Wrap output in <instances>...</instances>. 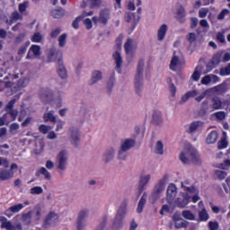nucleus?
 <instances>
[{
	"mask_svg": "<svg viewBox=\"0 0 230 230\" xmlns=\"http://www.w3.org/2000/svg\"><path fill=\"white\" fill-rule=\"evenodd\" d=\"M175 197H177V186L175 183H170L166 191L167 202H173Z\"/></svg>",
	"mask_w": 230,
	"mask_h": 230,
	"instance_id": "obj_11",
	"label": "nucleus"
},
{
	"mask_svg": "<svg viewBox=\"0 0 230 230\" xmlns=\"http://www.w3.org/2000/svg\"><path fill=\"white\" fill-rule=\"evenodd\" d=\"M58 46L59 48H64L67 42V34L63 33L58 37Z\"/></svg>",
	"mask_w": 230,
	"mask_h": 230,
	"instance_id": "obj_37",
	"label": "nucleus"
},
{
	"mask_svg": "<svg viewBox=\"0 0 230 230\" xmlns=\"http://www.w3.org/2000/svg\"><path fill=\"white\" fill-rule=\"evenodd\" d=\"M222 105H224V102H222V99H220V97H213L210 104L208 101H204L202 102V107L205 112H215V111H220V109H222Z\"/></svg>",
	"mask_w": 230,
	"mask_h": 230,
	"instance_id": "obj_4",
	"label": "nucleus"
},
{
	"mask_svg": "<svg viewBox=\"0 0 230 230\" xmlns=\"http://www.w3.org/2000/svg\"><path fill=\"white\" fill-rule=\"evenodd\" d=\"M145 67V60L139 59L137 67V75L135 76V89L137 94L141 93V82L143 80V69Z\"/></svg>",
	"mask_w": 230,
	"mask_h": 230,
	"instance_id": "obj_5",
	"label": "nucleus"
},
{
	"mask_svg": "<svg viewBox=\"0 0 230 230\" xmlns=\"http://www.w3.org/2000/svg\"><path fill=\"white\" fill-rule=\"evenodd\" d=\"M214 116H216L217 119L218 121H224L226 119V117L227 116L226 111H217Z\"/></svg>",
	"mask_w": 230,
	"mask_h": 230,
	"instance_id": "obj_49",
	"label": "nucleus"
},
{
	"mask_svg": "<svg viewBox=\"0 0 230 230\" xmlns=\"http://www.w3.org/2000/svg\"><path fill=\"white\" fill-rule=\"evenodd\" d=\"M153 122L155 125H161L163 123V114L161 111H155L153 113Z\"/></svg>",
	"mask_w": 230,
	"mask_h": 230,
	"instance_id": "obj_27",
	"label": "nucleus"
},
{
	"mask_svg": "<svg viewBox=\"0 0 230 230\" xmlns=\"http://www.w3.org/2000/svg\"><path fill=\"white\" fill-rule=\"evenodd\" d=\"M229 13L230 11L228 9H223L217 15V20L224 21L226 19V15H229Z\"/></svg>",
	"mask_w": 230,
	"mask_h": 230,
	"instance_id": "obj_48",
	"label": "nucleus"
},
{
	"mask_svg": "<svg viewBox=\"0 0 230 230\" xmlns=\"http://www.w3.org/2000/svg\"><path fill=\"white\" fill-rule=\"evenodd\" d=\"M84 24L86 27V30H91L93 28V21L90 18H86L84 21Z\"/></svg>",
	"mask_w": 230,
	"mask_h": 230,
	"instance_id": "obj_62",
	"label": "nucleus"
},
{
	"mask_svg": "<svg viewBox=\"0 0 230 230\" xmlns=\"http://www.w3.org/2000/svg\"><path fill=\"white\" fill-rule=\"evenodd\" d=\"M124 49H125L127 55H128V53H130V51H132V39L128 38L127 40V41L124 44Z\"/></svg>",
	"mask_w": 230,
	"mask_h": 230,
	"instance_id": "obj_43",
	"label": "nucleus"
},
{
	"mask_svg": "<svg viewBox=\"0 0 230 230\" xmlns=\"http://www.w3.org/2000/svg\"><path fill=\"white\" fill-rule=\"evenodd\" d=\"M211 76L210 75H205L202 79H201V84L203 85H208L209 84H211Z\"/></svg>",
	"mask_w": 230,
	"mask_h": 230,
	"instance_id": "obj_61",
	"label": "nucleus"
},
{
	"mask_svg": "<svg viewBox=\"0 0 230 230\" xmlns=\"http://www.w3.org/2000/svg\"><path fill=\"white\" fill-rule=\"evenodd\" d=\"M173 211V205L169 203L168 205H164L160 211V215H164V213H172Z\"/></svg>",
	"mask_w": 230,
	"mask_h": 230,
	"instance_id": "obj_36",
	"label": "nucleus"
},
{
	"mask_svg": "<svg viewBox=\"0 0 230 230\" xmlns=\"http://www.w3.org/2000/svg\"><path fill=\"white\" fill-rule=\"evenodd\" d=\"M1 228L6 230H22V225L21 223L14 226L12 222L3 216H0Z\"/></svg>",
	"mask_w": 230,
	"mask_h": 230,
	"instance_id": "obj_10",
	"label": "nucleus"
},
{
	"mask_svg": "<svg viewBox=\"0 0 230 230\" xmlns=\"http://www.w3.org/2000/svg\"><path fill=\"white\" fill-rule=\"evenodd\" d=\"M89 217V212L87 210H81L78 215L76 221L77 222H85V218Z\"/></svg>",
	"mask_w": 230,
	"mask_h": 230,
	"instance_id": "obj_34",
	"label": "nucleus"
},
{
	"mask_svg": "<svg viewBox=\"0 0 230 230\" xmlns=\"http://www.w3.org/2000/svg\"><path fill=\"white\" fill-rule=\"evenodd\" d=\"M228 146L227 140H226L225 138L221 139L218 143H217V146L219 148V150H223L224 148H226Z\"/></svg>",
	"mask_w": 230,
	"mask_h": 230,
	"instance_id": "obj_58",
	"label": "nucleus"
},
{
	"mask_svg": "<svg viewBox=\"0 0 230 230\" xmlns=\"http://www.w3.org/2000/svg\"><path fill=\"white\" fill-rule=\"evenodd\" d=\"M55 111H51L49 112L44 113L43 119L44 121L48 122L50 121V123H57V117H55Z\"/></svg>",
	"mask_w": 230,
	"mask_h": 230,
	"instance_id": "obj_26",
	"label": "nucleus"
},
{
	"mask_svg": "<svg viewBox=\"0 0 230 230\" xmlns=\"http://www.w3.org/2000/svg\"><path fill=\"white\" fill-rule=\"evenodd\" d=\"M30 53H33L34 57H40V46L39 45L31 46L26 56L27 60H30V58H31V56H30Z\"/></svg>",
	"mask_w": 230,
	"mask_h": 230,
	"instance_id": "obj_18",
	"label": "nucleus"
},
{
	"mask_svg": "<svg viewBox=\"0 0 230 230\" xmlns=\"http://www.w3.org/2000/svg\"><path fill=\"white\" fill-rule=\"evenodd\" d=\"M91 8H100L102 6V0H89Z\"/></svg>",
	"mask_w": 230,
	"mask_h": 230,
	"instance_id": "obj_46",
	"label": "nucleus"
},
{
	"mask_svg": "<svg viewBox=\"0 0 230 230\" xmlns=\"http://www.w3.org/2000/svg\"><path fill=\"white\" fill-rule=\"evenodd\" d=\"M199 26V19L197 17L190 18V28L191 30H195V28Z\"/></svg>",
	"mask_w": 230,
	"mask_h": 230,
	"instance_id": "obj_59",
	"label": "nucleus"
},
{
	"mask_svg": "<svg viewBox=\"0 0 230 230\" xmlns=\"http://www.w3.org/2000/svg\"><path fill=\"white\" fill-rule=\"evenodd\" d=\"M28 46H30V41H27L18 49V55H24L28 49Z\"/></svg>",
	"mask_w": 230,
	"mask_h": 230,
	"instance_id": "obj_55",
	"label": "nucleus"
},
{
	"mask_svg": "<svg viewBox=\"0 0 230 230\" xmlns=\"http://www.w3.org/2000/svg\"><path fill=\"white\" fill-rule=\"evenodd\" d=\"M60 221L58 214L54 211H50L44 218L42 227L43 229H49V227H55Z\"/></svg>",
	"mask_w": 230,
	"mask_h": 230,
	"instance_id": "obj_6",
	"label": "nucleus"
},
{
	"mask_svg": "<svg viewBox=\"0 0 230 230\" xmlns=\"http://www.w3.org/2000/svg\"><path fill=\"white\" fill-rule=\"evenodd\" d=\"M208 13H209V9L203 7L199 11V17L200 19H204V18L208 17Z\"/></svg>",
	"mask_w": 230,
	"mask_h": 230,
	"instance_id": "obj_50",
	"label": "nucleus"
},
{
	"mask_svg": "<svg viewBox=\"0 0 230 230\" xmlns=\"http://www.w3.org/2000/svg\"><path fill=\"white\" fill-rule=\"evenodd\" d=\"M71 141L72 145L78 146V141H80V130L78 128H73L71 130Z\"/></svg>",
	"mask_w": 230,
	"mask_h": 230,
	"instance_id": "obj_19",
	"label": "nucleus"
},
{
	"mask_svg": "<svg viewBox=\"0 0 230 230\" xmlns=\"http://www.w3.org/2000/svg\"><path fill=\"white\" fill-rule=\"evenodd\" d=\"M185 192L181 193L182 202H199L200 196H199V189L194 186L186 187L182 185Z\"/></svg>",
	"mask_w": 230,
	"mask_h": 230,
	"instance_id": "obj_3",
	"label": "nucleus"
},
{
	"mask_svg": "<svg viewBox=\"0 0 230 230\" xmlns=\"http://www.w3.org/2000/svg\"><path fill=\"white\" fill-rule=\"evenodd\" d=\"M17 103V99H12L5 106L6 112H9V111H13V105Z\"/></svg>",
	"mask_w": 230,
	"mask_h": 230,
	"instance_id": "obj_51",
	"label": "nucleus"
},
{
	"mask_svg": "<svg viewBox=\"0 0 230 230\" xmlns=\"http://www.w3.org/2000/svg\"><path fill=\"white\" fill-rule=\"evenodd\" d=\"M14 172L12 170L4 169L0 171V181H8L13 177Z\"/></svg>",
	"mask_w": 230,
	"mask_h": 230,
	"instance_id": "obj_20",
	"label": "nucleus"
},
{
	"mask_svg": "<svg viewBox=\"0 0 230 230\" xmlns=\"http://www.w3.org/2000/svg\"><path fill=\"white\" fill-rule=\"evenodd\" d=\"M31 218L37 224L42 218V210L40 208H36L29 212Z\"/></svg>",
	"mask_w": 230,
	"mask_h": 230,
	"instance_id": "obj_15",
	"label": "nucleus"
},
{
	"mask_svg": "<svg viewBox=\"0 0 230 230\" xmlns=\"http://www.w3.org/2000/svg\"><path fill=\"white\" fill-rule=\"evenodd\" d=\"M31 216L30 215V212L27 214L22 215V222L24 226H30L31 224Z\"/></svg>",
	"mask_w": 230,
	"mask_h": 230,
	"instance_id": "obj_40",
	"label": "nucleus"
},
{
	"mask_svg": "<svg viewBox=\"0 0 230 230\" xmlns=\"http://www.w3.org/2000/svg\"><path fill=\"white\" fill-rule=\"evenodd\" d=\"M22 19V16L21 15V13H19V12L17 11H14L11 13L10 20H6V24L12 26L13 22H16V21H21Z\"/></svg>",
	"mask_w": 230,
	"mask_h": 230,
	"instance_id": "obj_21",
	"label": "nucleus"
},
{
	"mask_svg": "<svg viewBox=\"0 0 230 230\" xmlns=\"http://www.w3.org/2000/svg\"><path fill=\"white\" fill-rule=\"evenodd\" d=\"M58 168L59 170H66V163H67V156L66 151H61L58 155Z\"/></svg>",
	"mask_w": 230,
	"mask_h": 230,
	"instance_id": "obj_14",
	"label": "nucleus"
},
{
	"mask_svg": "<svg viewBox=\"0 0 230 230\" xmlns=\"http://www.w3.org/2000/svg\"><path fill=\"white\" fill-rule=\"evenodd\" d=\"M221 170H229L230 168V160L226 159L223 163H221L218 166Z\"/></svg>",
	"mask_w": 230,
	"mask_h": 230,
	"instance_id": "obj_54",
	"label": "nucleus"
},
{
	"mask_svg": "<svg viewBox=\"0 0 230 230\" xmlns=\"http://www.w3.org/2000/svg\"><path fill=\"white\" fill-rule=\"evenodd\" d=\"M164 182H166V180L162 179L155 184V189L149 198L152 202H157L161 197V193H163L164 190Z\"/></svg>",
	"mask_w": 230,
	"mask_h": 230,
	"instance_id": "obj_8",
	"label": "nucleus"
},
{
	"mask_svg": "<svg viewBox=\"0 0 230 230\" xmlns=\"http://www.w3.org/2000/svg\"><path fill=\"white\" fill-rule=\"evenodd\" d=\"M109 19H111V10L102 9L99 13V17L93 16L92 21L93 24H98V22H101V24H103V26H107Z\"/></svg>",
	"mask_w": 230,
	"mask_h": 230,
	"instance_id": "obj_7",
	"label": "nucleus"
},
{
	"mask_svg": "<svg viewBox=\"0 0 230 230\" xmlns=\"http://www.w3.org/2000/svg\"><path fill=\"white\" fill-rule=\"evenodd\" d=\"M217 139L218 132H217V130H212L207 137V143L208 145H213L214 143H217Z\"/></svg>",
	"mask_w": 230,
	"mask_h": 230,
	"instance_id": "obj_23",
	"label": "nucleus"
},
{
	"mask_svg": "<svg viewBox=\"0 0 230 230\" xmlns=\"http://www.w3.org/2000/svg\"><path fill=\"white\" fill-rule=\"evenodd\" d=\"M166 33H168V25L164 23L158 29L157 40H159L160 42H163V40H164V38L166 37Z\"/></svg>",
	"mask_w": 230,
	"mask_h": 230,
	"instance_id": "obj_16",
	"label": "nucleus"
},
{
	"mask_svg": "<svg viewBox=\"0 0 230 230\" xmlns=\"http://www.w3.org/2000/svg\"><path fill=\"white\" fill-rule=\"evenodd\" d=\"M43 36L40 32H34L32 37L31 38V42L40 43L42 42Z\"/></svg>",
	"mask_w": 230,
	"mask_h": 230,
	"instance_id": "obj_41",
	"label": "nucleus"
},
{
	"mask_svg": "<svg viewBox=\"0 0 230 230\" xmlns=\"http://www.w3.org/2000/svg\"><path fill=\"white\" fill-rule=\"evenodd\" d=\"M208 227H209L210 230H217V229H218V222L209 221L208 222Z\"/></svg>",
	"mask_w": 230,
	"mask_h": 230,
	"instance_id": "obj_64",
	"label": "nucleus"
},
{
	"mask_svg": "<svg viewBox=\"0 0 230 230\" xmlns=\"http://www.w3.org/2000/svg\"><path fill=\"white\" fill-rule=\"evenodd\" d=\"M44 190L40 186H36L31 189V195H40Z\"/></svg>",
	"mask_w": 230,
	"mask_h": 230,
	"instance_id": "obj_47",
	"label": "nucleus"
},
{
	"mask_svg": "<svg viewBox=\"0 0 230 230\" xmlns=\"http://www.w3.org/2000/svg\"><path fill=\"white\" fill-rule=\"evenodd\" d=\"M84 19V16H77L72 23V26L75 30H78L80 28V21Z\"/></svg>",
	"mask_w": 230,
	"mask_h": 230,
	"instance_id": "obj_53",
	"label": "nucleus"
},
{
	"mask_svg": "<svg viewBox=\"0 0 230 230\" xmlns=\"http://www.w3.org/2000/svg\"><path fill=\"white\" fill-rule=\"evenodd\" d=\"M109 224V217L105 216L100 225L95 228V230H107L106 227Z\"/></svg>",
	"mask_w": 230,
	"mask_h": 230,
	"instance_id": "obj_32",
	"label": "nucleus"
},
{
	"mask_svg": "<svg viewBox=\"0 0 230 230\" xmlns=\"http://www.w3.org/2000/svg\"><path fill=\"white\" fill-rule=\"evenodd\" d=\"M222 62V54L221 53H217L211 59V62H209L207 65V69L208 71H211L212 69H215L217 66H218Z\"/></svg>",
	"mask_w": 230,
	"mask_h": 230,
	"instance_id": "obj_13",
	"label": "nucleus"
},
{
	"mask_svg": "<svg viewBox=\"0 0 230 230\" xmlns=\"http://www.w3.org/2000/svg\"><path fill=\"white\" fill-rule=\"evenodd\" d=\"M87 226L85 221H76V229L77 230H84Z\"/></svg>",
	"mask_w": 230,
	"mask_h": 230,
	"instance_id": "obj_60",
	"label": "nucleus"
},
{
	"mask_svg": "<svg viewBox=\"0 0 230 230\" xmlns=\"http://www.w3.org/2000/svg\"><path fill=\"white\" fill-rule=\"evenodd\" d=\"M182 217L186 220H195V215L193 213H191V211H190V210H184L182 212Z\"/></svg>",
	"mask_w": 230,
	"mask_h": 230,
	"instance_id": "obj_44",
	"label": "nucleus"
},
{
	"mask_svg": "<svg viewBox=\"0 0 230 230\" xmlns=\"http://www.w3.org/2000/svg\"><path fill=\"white\" fill-rule=\"evenodd\" d=\"M99 80H102V72L95 70L93 72L92 83L90 84V85L96 84V82H98Z\"/></svg>",
	"mask_w": 230,
	"mask_h": 230,
	"instance_id": "obj_31",
	"label": "nucleus"
},
{
	"mask_svg": "<svg viewBox=\"0 0 230 230\" xmlns=\"http://www.w3.org/2000/svg\"><path fill=\"white\" fill-rule=\"evenodd\" d=\"M150 181V175L141 176L139 181V187H138V195H141L143 191H145V187L148 184Z\"/></svg>",
	"mask_w": 230,
	"mask_h": 230,
	"instance_id": "obj_17",
	"label": "nucleus"
},
{
	"mask_svg": "<svg viewBox=\"0 0 230 230\" xmlns=\"http://www.w3.org/2000/svg\"><path fill=\"white\" fill-rule=\"evenodd\" d=\"M57 64V73L58 76L61 77L62 80H66V78H67V70H66V66H64V60H62V58L58 60Z\"/></svg>",
	"mask_w": 230,
	"mask_h": 230,
	"instance_id": "obj_12",
	"label": "nucleus"
},
{
	"mask_svg": "<svg viewBox=\"0 0 230 230\" xmlns=\"http://www.w3.org/2000/svg\"><path fill=\"white\" fill-rule=\"evenodd\" d=\"M7 112L10 114L13 121H15V119H17V116H19V111H17V110H10Z\"/></svg>",
	"mask_w": 230,
	"mask_h": 230,
	"instance_id": "obj_57",
	"label": "nucleus"
},
{
	"mask_svg": "<svg viewBox=\"0 0 230 230\" xmlns=\"http://www.w3.org/2000/svg\"><path fill=\"white\" fill-rule=\"evenodd\" d=\"M125 215H127V204L122 203L112 221L111 230L123 229V219L125 218Z\"/></svg>",
	"mask_w": 230,
	"mask_h": 230,
	"instance_id": "obj_2",
	"label": "nucleus"
},
{
	"mask_svg": "<svg viewBox=\"0 0 230 230\" xmlns=\"http://www.w3.org/2000/svg\"><path fill=\"white\" fill-rule=\"evenodd\" d=\"M136 145V140L134 139H126L124 143H122L120 151L119 152V159L120 161H125L127 159V152L128 150H130V148L134 147Z\"/></svg>",
	"mask_w": 230,
	"mask_h": 230,
	"instance_id": "obj_9",
	"label": "nucleus"
},
{
	"mask_svg": "<svg viewBox=\"0 0 230 230\" xmlns=\"http://www.w3.org/2000/svg\"><path fill=\"white\" fill-rule=\"evenodd\" d=\"M199 124L197 121L192 122L190 126V133L191 134V133L195 132V130H197L199 128Z\"/></svg>",
	"mask_w": 230,
	"mask_h": 230,
	"instance_id": "obj_63",
	"label": "nucleus"
},
{
	"mask_svg": "<svg viewBox=\"0 0 230 230\" xmlns=\"http://www.w3.org/2000/svg\"><path fill=\"white\" fill-rule=\"evenodd\" d=\"M174 226L176 229H182V227H188V223L186 220L181 219L180 221H176V223H174Z\"/></svg>",
	"mask_w": 230,
	"mask_h": 230,
	"instance_id": "obj_45",
	"label": "nucleus"
},
{
	"mask_svg": "<svg viewBox=\"0 0 230 230\" xmlns=\"http://www.w3.org/2000/svg\"><path fill=\"white\" fill-rule=\"evenodd\" d=\"M199 218L200 222H208V220H209V214H208L206 208H203L199 212Z\"/></svg>",
	"mask_w": 230,
	"mask_h": 230,
	"instance_id": "obj_30",
	"label": "nucleus"
},
{
	"mask_svg": "<svg viewBox=\"0 0 230 230\" xmlns=\"http://www.w3.org/2000/svg\"><path fill=\"white\" fill-rule=\"evenodd\" d=\"M186 10L184 9V6L181 5L180 8L177 11L176 19L179 21V22H186Z\"/></svg>",
	"mask_w": 230,
	"mask_h": 230,
	"instance_id": "obj_22",
	"label": "nucleus"
},
{
	"mask_svg": "<svg viewBox=\"0 0 230 230\" xmlns=\"http://www.w3.org/2000/svg\"><path fill=\"white\" fill-rule=\"evenodd\" d=\"M215 176L219 181H224V179H226V177H227V172H226V171L216 170Z\"/></svg>",
	"mask_w": 230,
	"mask_h": 230,
	"instance_id": "obj_39",
	"label": "nucleus"
},
{
	"mask_svg": "<svg viewBox=\"0 0 230 230\" xmlns=\"http://www.w3.org/2000/svg\"><path fill=\"white\" fill-rule=\"evenodd\" d=\"M177 64H179V57L173 56L171 60L170 69L174 71L175 69L173 67H177Z\"/></svg>",
	"mask_w": 230,
	"mask_h": 230,
	"instance_id": "obj_52",
	"label": "nucleus"
},
{
	"mask_svg": "<svg viewBox=\"0 0 230 230\" xmlns=\"http://www.w3.org/2000/svg\"><path fill=\"white\" fill-rule=\"evenodd\" d=\"M180 161L183 164H191V163L193 164H200V156L199 155V152L193 146H190L180 154Z\"/></svg>",
	"mask_w": 230,
	"mask_h": 230,
	"instance_id": "obj_1",
	"label": "nucleus"
},
{
	"mask_svg": "<svg viewBox=\"0 0 230 230\" xmlns=\"http://www.w3.org/2000/svg\"><path fill=\"white\" fill-rule=\"evenodd\" d=\"M164 146H163V142L161 140L157 141L155 147V154H159L160 155H163V154H164Z\"/></svg>",
	"mask_w": 230,
	"mask_h": 230,
	"instance_id": "obj_38",
	"label": "nucleus"
},
{
	"mask_svg": "<svg viewBox=\"0 0 230 230\" xmlns=\"http://www.w3.org/2000/svg\"><path fill=\"white\" fill-rule=\"evenodd\" d=\"M40 96L41 100H48L51 96V90L49 88H43L40 90Z\"/></svg>",
	"mask_w": 230,
	"mask_h": 230,
	"instance_id": "obj_35",
	"label": "nucleus"
},
{
	"mask_svg": "<svg viewBox=\"0 0 230 230\" xmlns=\"http://www.w3.org/2000/svg\"><path fill=\"white\" fill-rule=\"evenodd\" d=\"M22 208H24V205L22 204H18V205H14L13 207L10 208V210L13 213H18V211H21V209H22Z\"/></svg>",
	"mask_w": 230,
	"mask_h": 230,
	"instance_id": "obj_56",
	"label": "nucleus"
},
{
	"mask_svg": "<svg viewBox=\"0 0 230 230\" xmlns=\"http://www.w3.org/2000/svg\"><path fill=\"white\" fill-rule=\"evenodd\" d=\"M219 75H220V76H229L230 75V63L226 67L220 68Z\"/></svg>",
	"mask_w": 230,
	"mask_h": 230,
	"instance_id": "obj_42",
	"label": "nucleus"
},
{
	"mask_svg": "<svg viewBox=\"0 0 230 230\" xmlns=\"http://www.w3.org/2000/svg\"><path fill=\"white\" fill-rule=\"evenodd\" d=\"M66 13L64 8L53 9L51 11V16L53 19H62Z\"/></svg>",
	"mask_w": 230,
	"mask_h": 230,
	"instance_id": "obj_24",
	"label": "nucleus"
},
{
	"mask_svg": "<svg viewBox=\"0 0 230 230\" xmlns=\"http://www.w3.org/2000/svg\"><path fill=\"white\" fill-rule=\"evenodd\" d=\"M197 94H199L197 90L190 91V92L186 93L181 97V102H188L190 100V98H195V96H197Z\"/></svg>",
	"mask_w": 230,
	"mask_h": 230,
	"instance_id": "obj_29",
	"label": "nucleus"
},
{
	"mask_svg": "<svg viewBox=\"0 0 230 230\" xmlns=\"http://www.w3.org/2000/svg\"><path fill=\"white\" fill-rule=\"evenodd\" d=\"M112 159H114V148H110L104 154V161L105 163H109L110 161H112Z\"/></svg>",
	"mask_w": 230,
	"mask_h": 230,
	"instance_id": "obj_33",
	"label": "nucleus"
},
{
	"mask_svg": "<svg viewBox=\"0 0 230 230\" xmlns=\"http://www.w3.org/2000/svg\"><path fill=\"white\" fill-rule=\"evenodd\" d=\"M113 58L115 60L117 69H119L123 64V58H121V54L118 51H115L113 54Z\"/></svg>",
	"mask_w": 230,
	"mask_h": 230,
	"instance_id": "obj_28",
	"label": "nucleus"
},
{
	"mask_svg": "<svg viewBox=\"0 0 230 230\" xmlns=\"http://www.w3.org/2000/svg\"><path fill=\"white\" fill-rule=\"evenodd\" d=\"M40 175H44L46 181H51V173L48 172V169L46 167H41L40 170L36 172V177H40Z\"/></svg>",
	"mask_w": 230,
	"mask_h": 230,
	"instance_id": "obj_25",
	"label": "nucleus"
}]
</instances>
